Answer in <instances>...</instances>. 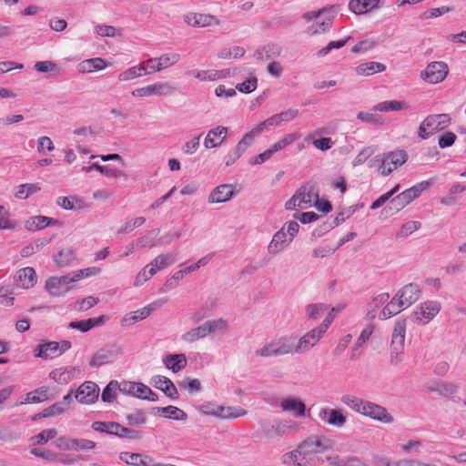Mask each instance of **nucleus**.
Returning <instances> with one entry per match:
<instances>
[{
  "mask_svg": "<svg viewBox=\"0 0 466 466\" xmlns=\"http://www.w3.org/2000/svg\"><path fill=\"white\" fill-rule=\"evenodd\" d=\"M339 9V5H330L303 13L301 19L305 24L304 33L309 36H316L329 32Z\"/></svg>",
  "mask_w": 466,
  "mask_h": 466,
  "instance_id": "f257e3e1",
  "label": "nucleus"
},
{
  "mask_svg": "<svg viewBox=\"0 0 466 466\" xmlns=\"http://www.w3.org/2000/svg\"><path fill=\"white\" fill-rule=\"evenodd\" d=\"M341 402L352 411L382 424H392L395 420L393 415L378 403L365 400L354 394H344Z\"/></svg>",
  "mask_w": 466,
  "mask_h": 466,
  "instance_id": "f03ea898",
  "label": "nucleus"
},
{
  "mask_svg": "<svg viewBox=\"0 0 466 466\" xmlns=\"http://www.w3.org/2000/svg\"><path fill=\"white\" fill-rule=\"evenodd\" d=\"M100 269L96 267H89L83 269L69 272L61 277H50L45 284L46 290L54 297H63L74 289L75 283L86 278L96 276Z\"/></svg>",
  "mask_w": 466,
  "mask_h": 466,
  "instance_id": "7ed1b4c3",
  "label": "nucleus"
},
{
  "mask_svg": "<svg viewBox=\"0 0 466 466\" xmlns=\"http://www.w3.org/2000/svg\"><path fill=\"white\" fill-rule=\"evenodd\" d=\"M409 156L403 149H394L376 155L368 164L370 168H375L377 173L382 177H388L401 167L407 161Z\"/></svg>",
  "mask_w": 466,
  "mask_h": 466,
  "instance_id": "20e7f679",
  "label": "nucleus"
},
{
  "mask_svg": "<svg viewBox=\"0 0 466 466\" xmlns=\"http://www.w3.org/2000/svg\"><path fill=\"white\" fill-rule=\"evenodd\" d=\"M296 336L284 335L265 341L257 350L256 355L261 358H270L288 354H298Z\"/></svg>",
  "mask_w": 466,
  "mask_h": 466,
  "instance_id": "39448f33",
  "label": "nucleus"
},
{
  "mask_svg": "<svg viewBox=\"0 0 466 466\" xmlns=\"http://www.w3.org/2000/svg\"><path fill=\"white\" fill-rule=\"evenodd\" d=\"M399 314L394 298H390L388 292H380L375 295L367 307V318L387 320Z\"/></svg>",
  "mask_w": 466,
  "mask_h": 466,
  "instance_id": "423d86ee",
  "label": "nucleus"
},
{
  "mask_svg": "<svg viewBox=\"0 0 466 466\" xmlns=\"http://www.w3.org/2000/svg\"><path fill=\"white\" fill-rule=\"evenodd\" d=\"M299 445L308 466H317L323 462L320 454L332 449L333 441L324 436H311Z\"/></svg>",
  "mask_w": 466,
  "mask_h": 466,
  "instance_id": "0eeeda50",
  "label": "nucleus"
},
{
  "mask_svg": "<svg viewBox=\"0 0 466 466\" xmlns=\"http://www.w3.org/2000/svg\"><path fill=\"white\" fill-rule=\"evenodd\" d=\"M406 329L407 320L404 319H397L392 329L390 347V360L392 363L397 364L403 360Z\"/></svg>",
  "mask_w": 466,
  "mask_h": 466,
  "instance_id": "6e6552de",
  "label": "nucleus"
},
{
  "mask_svg": "<svg viewBox=\"0 0 466 466\" xmlns=\"http://www.w3.org/2000/svg\"><path fill=\"white\" fill-rule=\"evenodd\" d=\"M318 190L310 185L300 187L293 196L286 201L285 209L289 211L308 209L313 207L317 200Z\"/></svg>",
  "mask_w": 466,
  "mask_h": 466,
  "instance_id": "1a4fd4ad",
  "label": "nucleus"
},
{
  "mask_svg": "<svg viewBox=\"0 0 466 466\" xmlns=\"http://www.w3.org/2000/svg\"><path fill=\"white\" fill-rule=\"evenodd\" d=\"M197 410L201 415L213 416L222 420L237 419L246 414L242 409L223 406L213 400L202 402L197 406Z\"/></svg>",
  "mask_w": 466,
  "mask_h": 466,
  "instance_id": "9d476101",
  "label": "nucleus"
},
{
  "mask_svg": "<svg viewBox=\"0 0 466 466\" xmlns=\"http://www.w3.org/2000/svg\"><path fill=\"white\" fill-rule=\"evenodd\" d=\"M175 92V87L167 81H156L139 86L131 91L135 98L146 99L150 97L168 96Z\"/></svg>",
  "mask_w": 466,
  "mask_h": 466,
  "instance_id": "9b49d317",
  "label": "nucleus"
},
{
  "mask_svg": "<svg viewBox=\"0 0 466 466\" xmlns=\"http://www.w3.org/2000/svg\"><path fill=\"white\" fill-rule=\"evenodd\" d=\"M441 304L438 300H425L412 310L410 319L417 325H427L440 313Z\"/></svg>",
  "mask_w": 466,
  "mask_h": 466,
  "instance_id": "f8f14e48",
  "label": "nucleus"
},
{
  "mask_svg": "<svg viewBox=\"0 0 466 466\" xmlns=\"http://www.w3.org/2000/svg\"><path fill=\"white\" fill-rule=\"evenodd\" d=\"M451 117L447 114L428 116L419 126L418 137L423 140L448 127Z\"/></svg>",
  "mask_w": 466,
  "mask_h": 466,
  "instance_id": "ddd939ff",
  "label": "nucleus"
},
{
  "mask_svg": "<svg viewBox=\"0 0 466 466\" xmlns=\"http://www.w3.org/2000/svg\"><path fill=\"white\" fill-rule=\"evenodd\" d=\"M450 72L449 66L444 61H432L427 64L420 71V77L429 85H437L443 82Z\"/></svg>",
  "mask_w": 466,
  "mask_h": 466,
  "instance_id": "4468645a",
  "label": "nucleus"
},
{
  "mask_svg": "<svg viewBox=\"0 0 466 466\" xmlns=\"http://www.w3.org/2000/svg\"><path fill=\"white\" fill-rule=\"evenodd\" d=\"M421 296V289L419 284L409 283L396 291L393 298L399 313L416 302Z\"/></svg>",
  "mask_w": 466,
  "mask_h": 466,
  "instance_id": "2eb2a0df",
  "label": "nucleus"
},
{
  "mask_svg": "<svg viewBox=\"0 0 466 466\" xmlns=\"http://www.w3.org/2000/svg\"><path fill=\"white\" fill-rule=\"evenodd\" d=\"M431 185V180H424L417 183L411 187L402 191L396 198H392L390 204L393 205L399 211L412 202L414 199L419 198L422 192L430 188Z\"/></svg>",
  "mask_w": 466,
  "mask_h": 466,
  "instance_id": "dca6fc26",
  "label": "nucleus"
},
{
  "mask_svg": "<svg viewBox=\"0 0 466 466\" xmlns=\"http://www.w3.org/2000/svg\"><path fill=\"white\" fill-rule=\"evenodd\" d=\"M329 328L327 323H320L318 327L310 329L299 339L296 338L297 353L301 354L308 352L321 339Z\"/></svg>",
  "mask_w": 466,
  "mask_h": 466,
  "instance_id": "f3484780",
  "label": "nucleus"
},
{
  "mask_svg": "<svg viewBox=\"0 0 466 466\" xmlns=\"http://www.w3.org/2000/svg\"><path fill=\"white\" fill-rule=\"evenodd\" d=\"M71 348V342L68 340L48 341L39 344L34 350V356L36 358H42L45 360L54 359Z\"/></svg>",
  "mask_w": 466,
  "mask_h": 466,
  "instance_id": "a211bd4d",
  "label": "nucleus"
},
{
  "mask_svg": "<svg viewBox=\"0 0 466 466\" xmlns=\"http://www.w3.org/2000/svg\"><path fill=\"white\" fill-rule=\"evenodd\" d=\"M91 428L96 432L115 435L119 438L135 439L137 437L135 431L114 421H94Z\"/></svg>",
  "mask_w": 466,
  "mask_h": 466,
  "instance_id": "6ab92c4d",
  "label": "nucleus"
},
{
  "mask_svg": "<svg viewBox=\"0 0 466 466\" xmlns=\"http://www.w3.org/2000/svg\"><path fill=\"white\" fill-rule=\"evenodd\" d=\"M183 21L187 26L194 28L213 27L220 25V20L216 15L193 11L184 14Z\"/></svg>",
  "mask_w": 466,
  "mask_h": 466,
  "instance_id": "aec40b11",
  "label": "nucleus"
},
{
  "mask_svg": "<svg viewBox=\"0 0 466 466\" xmlns=\"http://www.w3.org/2000/svg\"><path fill=\"white\" fill-rule=\"evenodd\" d=\"M100 389L94 381L86 380L79 385L73 395L76 400L84 405H92L99 398Z\"/></svg>",
  "mask_w": 466,
  "mask_h": 466,
  "instance_id": "412c9836",
  "label": "nucleus"
},
{
  "mask_svg": "<svg viewBox=\"0 0 466 466\" xmlns=\"http://www.w3.org/2000/svg\"><path fill=\"white\" fill-rule=\"evenodd\" d=\"M236 74V68H223V69H195L190 72V75L203 82H212L217 80H223L232 77Z\"/></svg>",
  "mask_w": 466,
  "mask_h": 466,
  "instance_id": "4be33fe9",
  "label": "nucleus"
},
{
  "mask_svg": "<svg viewBox=\"0 0 466 466\" xmlns=\"http://www.w3.org/2000/svg\"><path fill=\"white\" fill-rule=\"evenodd\" d=\"M162 304L158 301L152 302L141 309H138L134 311H130L123 316L120 320V325L122 327H131L135 323L144 320L148 318L153 311L158 309Z\"/></svg>",
  "mask_w": 466,
  "mask_h": 466,
  "instance_id": "5701e85b",
  "label": "nucleus"
},
{
  "mask_svg": "<svg viewBox=\"0 0 466 466\" xmlns=\"http://www.w3.org/2000/svg\"><path fill=\"white\" fill-rule=\"evenodd\" d=\"M318 416L324 423L337 428H342L347 422V416L340 409L323 408Z\"/></svg>",
  "mask_w": 466,
  "mask_h": 466,
  "instance_id": "b1692460",
  "label": "nucleus"
},
{
  "mask_svg": "<svg viewBox=\"0 0 466 466\" xmlns=\"http://www.w3.org/2000/svg\"><path fill=\"white\" fill-rule=\"evenodd\" d=\"M151 385L158 390H161L166 397L170 400H177L179 393L175 383L167 376L155 375L150 380Z\"/></svg>",
  "mask_w": 466,
  "mask_h": 466,
  "instance_id": "393cba45",
  "label": "nucleus"
},
{
  "mask_svg": "<svg viewBox=\"0 0 466 466\" xmlns=\"http://www.w3.org/2000/svg\"><path fill=\"white\" fill-rule=\"evenodd\" d=\"M80 373L81 370L77 367H60L53 370L49 373V378L59 385H66L77 379Z\"/></svg>",
  "mask_w": 466,
  "mask_h": 466,
  "instance_id": "a878e982",
  "label": "nucleus"
},
{
  "mask_svg": "<svg viewBox=\"0 0 466 466\" xmlns=\"http://www.w3.org/2000/svg\"><path fill=\"white\" fill-rule=\"evenodd\" d=\"M73 409V390L63 397V400L46 408L41 412L43 418L53 417L66 413Z\"/></svg>",
  "mask_w": 466,
  "mask_h": 466,
  "instance_id": "bb28decb",
  "label": "nucleus"
},
{
  "mask_svg": "<svg viewBox=\"0 0 466 466\" xmlns=\"http://www.w3.org/2000/svg\"><path fill=\"white\" fill-rule=\"evenodd\" d=\"M235 194V187L231 184H221L215 187L208 197L209 204H222L228 202Z\"/></svg>",
  "mask_w": 466,
  "mask_h": 466,
  "instance_id": "cd10ccee",
  "label": "nucleus"
},
{
  "mask_svg": "<svg viewBox=\"0 0 466 466\" xmlns=\"http://www.w3.org/2000/svg\"><path fill=\"white\" fill-rule=\"evenodd\" d=\"M120 353V350L116 347L101 349L92 356L89 364L93 368L101 367L113 362Z\"/></svg>",
  "mask_w": 466,
  "mask_h": 466,
  "instance_id": "c85d7f7f",
  "label": "nucleus"
},
{
  "mask_svg": "<svg viewBox=\"0 0 466 466\" xmlns=\"http://www.w3.org/2000/svg\"><path fill=\"white\" fill-rule=\"evenodd\" d=\"M161 362L167 370L178 373L186 369L187 359L185 353H167L162 356Z\"/></svg>",
  "mask_w": 466,
  "mask_h": 466,
  "instance_id": "c756f323",
  "label": "nucleus"
},
{
  "mask_svg": "<svg viewBox=\"0 0 466 466\" xmlns=\"http://www.w3.org/2000/svg\"><path fill=\"white\" fill-rule=\"evenodd\" d=\"M228 128L217 126L209 129L204 138L203 145L206 149H212L220 147L227 138Z\"/></svg>",
  "mask_w": 466,
  "mask_h": 466,
  "instance_id": "7c9ffc66",
  "label": "nucleus"
},
{
  "mask_svg": "<svg viewBox=\"0 0 466 466\" xmlns=\"http://www.w3.org/2000/svg\"><path fill=\"white\" fill-rule=\"evenodd\" d=\"M107 62L102 57L85 59L76 65V70L80 74H92L107 68Z\"/></svg>",
  "mask_w": 466,
  "mask_h": 466,
  "instance_id": "2f4dec72",
  "label": "nucleus"
},
{
  "mask_svg": "<svg viewBox=\"0 0 466 466\" xmlns=\"http://www.w3.org/2000/svg\"><path fill=\"white\" fill-rule=\"evenodd\" d=\"M380 5V0H350L348 5L350 11L358 15L378 9Z\"/></svg>",
  "mask_w": 466,
  "mask_h": 466,
  "instance_id": "473e14b6",
  "label": "nucleus"
},
{
  "mask_svg": "<svg viewBox=\"0 0 466 466\" xmlns=\"http://www.w3.org/2000/svg\"><path fill=\"white\" fill-rule=\"evenodd\" d=\"M386 66L383 63L376 61H366L355 66L354 72L358 76L368 77L372 75L382 73L386 70Z\"/></svg>",
  "mask_w": 466,
  "mask_h": 466,
  "instance_id": "72a5a7b5",
  "label": "nucleus"
},
{
  "mask_svg": "<svg viewBox=\"0 0 466 466\" xmlns=\"http://www.w3.org/2000/svg\"><path fill=\"white\" fill-rule=\"evenodd\" d=\"M58 220L46 216H32L25 221V228L28 231H37L46 228L48 226L58 225Z\"/></svg>",
  "mask_w": 466,
  "mask_h": 466,
  "instance_id": "f704fd0d",
  "label": "nucleus"
},
{
  "mask_svg": "<svg viewBox=\"0 0 466 466\" xmlns=\"http://www.w3.org/2000/svg\"><path fill=\"white\" fill-rule=\"evenodd\" d=\"M206 336H217L226 333L229 328L228 321L225 319H212L202 323Z\"/></svg>",
  "mask_w": 466,
  "mask_h": 466,
  "instance_id": "c9c22d12",
  "label": "nucleus"
},
{
  "mask_svg": "<svg viewBox=\"0 0 466 466\" xmlns=\"http://www.w3.org/2000/svg\"><path fill=\"white\" fill-rule=\"evenodd\" d=\"M155 410L156 414L166 420L186 421L188 418L185 410L174 405L157 407Z\"/></svg>",
  "mask_w": 466,
  "mask_h": 466,
  "instance_id": "e433bc0d",
  "label": "nucleus"
},
{
  "mask_svg": "<svg viewBox=\"0 0 466 466\" xmlns=\"http://www.w3.org/2000/svg\"><path fill=\"white\" fill-rule=\"evenodd\" d=\"M324 133V128H318L309 133L307 136L306 140L311 142L313 146L319 150H329L334 146L335 142L330 137H322Z\"/></svg>",
  "mask_w": 466,
  "mask_h": 466,
  "instance_id": "4c0bfd02",
  "label": "nucleus"
},
{
  "mask_svg": "<svg viewBox=\"0 0 466 466\" xmlns=\"http://www.w3.org/2000/svg\"><path fill=\"white\" fill-rule=\"evenodd\" d=\"M291 239H289L286 233L280 228L272 237L271 241L268 246V251L269 254H279L283 251L290 243Z\"/></svg>",
  "mask_w": 466,
  "mask_h": 466,
  "instance_id": "58836bf2",
  "label": "nucleus"
},
{
  "mask_svg": "<svg viewBox=\"0 0 466 466\" xmlns=\"http://www.w3.org/2000/svg\"><path fill=\"white\" fill-rule=\"evenodd\" d=\"M37 280L36 273L31 267H25L16 272V284L22 289L33 288Z\"/></svg>",
  "mask_w": 466,
  "mask_h": 466,
  "instance_id": "ea45409f",
  "label": "nucleus"
},
{
  "mask_svg": "<svg viewBox=\"0 0 466 466\" xmlns=\"http://www.w3.org/2000/svg\"><path fill=\"white\" fill-rule=\"evenodd\" d=\"M147 75H148L147 67L145 66V64L139 63L120 72L117 75V80L125 83Z\"/></svg>",
  "mask_w": 466,
  "mask_h": 466,
  "instance_id": "a19ab883",
  "label": "nucleus"
},
{
  "mask_svg": "<svg viewBox=\"0 0 466 466\" xmlns=\"http://www.w3.org/2000/svg\"><path fill=\"white\" fill-rule=\"evenodd\" d=\"M280 461L286 466H308L299 444L295 450L284 453Z\"/></svg>",
  "mask_w": 466,
  "mask_h": 466,
  "instance_id": "79ce46f5",
  "label": "nucleus"
},
{
  "mask_svg": "<svg viewBox=\"0 0 466 466\" xmlns=\"http://www.w3.org/2000/svg\"><path fill=\"white\" fill-rule=\"evenodd\" d=\"M280 407L283 410L292 413L295 417H303L305 415L306 406L298 398H288L281 400Z\"/></svg>",
  "mask_w": 466,
  "mask_h": 466,
  "instance_id": "37998d69",
  "label": "nucleus"
},
{
  "mask_svg": "<svg viewBox=\"0 0 466 466\" xmlns=\"http://www.w3.org/2000/svg\"><path fill=\"white\" fill-rule=\"evenodd\" d=\"M176 261L175 257L172 254H160L156 257L147 266L153 273V275L157 274L158 271L171 266Z\"/></svg>",
  "mask_w": 466,
  "mask_h": 466,
  "instance_id": "c03bdc74",
  "label": "nucleus"
},
{
  "mask_svg": "<svg viewBox=\"0 0 466 466\" xmlns=\"http://www.w3.org/2000/svg\"><path fill=\"white\" fill-rule=\"evenodd\" d=\"M410 108L409 104L403 100H386L374 106L373 110L380 112L403 111Z\"/></svg>",
  "mask_w": 466,
  "mask_h": 466,
  "instance_id": "a18cd8bd",
  "label": "nucleus"
},
{
  "mask_svg": "<svg viewBox=\"0 0 466 466\" xmlns=\"http://www.w3.org/2000/svg\"><path fill=\"white\" fill-rule=\"evenodd\" d=\"M56 203L65 210H79L84 207L83 200L76 196L58 197Z\"/></svg>",
  "mask_w": 466,
  "mask_h": 466,
  "instance_id": "49530a36",
  "label": "nucleus"
},
{
  "mask_svg": "<svg viewBox=\"0 0 466 466\" xmlns=\"http://www.w3.org/2000/svg\"><path fill=\"white\" fill-rule=\"evenodd\" d=\"M133 398L151 402L158 401V395L156 392H154L150 387L138 381H137L136 383L135 393Z\"/></svg>",
  "mask_w": 466,
  "mask_h": 466,
  "instance_id": "de8ad7c7",
  "label": "nucleus"
},
{
  "mask_svg": "<svg viewBox=\"0 0 466 466\" xmlns=\"http://www.w3.org/2000/svg\"><path fill=\"white\" fill-rule=\"evenodd\" d=\"M48 399V389L46 387H40L35 390L27 392L20 404H34L40 403Z\"/></svg>",
  "mask_w": 466,
  "mask_h": 466,
  "instance_id": "09e8293b",
  "label": "nucleus"
},
{
  "mask_svg": "<svg viewBox=\"0 0 466 466\" xmlns=\"http://www.w3.org/2000/svg\"><path fill=\"white\" fill-rule=\"evenodd\" d=\"M245 54L246 50L244 47L239 46H232L221 48L217 53V56L222 60L239 59L242 58Z\"/></svg>",
  "mask_w": 466,
  "mask_h": 466,
  "instance_id": "8fccbe9b",
  "label": "nucleus"
},
{
  "mask_svg": "<svg viewBox=\"0 0 466 466\" xmlns=\"http://www.w3.org/2000/svg\"><path fill=\"white\" fill-rule=\"evenodd\" d=\"M94 32L100 37L116 38L122 36V30L120 28L104 24H96L94 25Z\"/></svg>",
  "mask_w": 466,
  "mask_h": 466,
  "instance_id": "3c124183",
  "label": "nucleus"
},
{
  "mask_svg": "<svg viewBox=\"0 0 466 466\" xmlns=\"http://www.w3.org/2000/svg\"><path fill=\"white\" fill-rule=\"evenodd\" d=\"M256 137L248 131L238 142L234 152V159L239 158L255 142Z\"/></svg>",
  "mask_w": 466,
  "mask_h": 466,
  "instance_id": "603ef678",
  "label": "nucleus"
},
{
  "mask_svg": "<svg viewBox=\"0 0 466 466\" xmlns=\"http://www.w3.org/2000/svg\"><path fill=\"white\" fill-rule=\"evenodd\" d=\"M207 338L202 324L192 328L180 336V339L185 344H192L199 339Z\"/></svg>",
  "mask_w": 466,
  "mask_h": 466,
  "instance_id": "864d4df0",
  "label": "nucleus"
},
{
  "mask_svg": "<svg viewBox=\"0 0 466 466\" xmlns=\"http://www.w3.org/2000/svg\"><path fill=\"white\" fill-rule=\"evenodd\" d=\"M40 189L41 187L38 183L21 184L15 187V197L18 199H26L40 191Z\"/></svg>",
  "mask_w": 466,
  "mask_h": 466,
  "instance_id": "5fc2aeb1",
  "label": "nucleus"
},
{
  "mask_svg": "<svg viewBox=\"0 0 466 466\" xmlns=\"http://www.w3.org/2000/svg\"><path fill=\"white\" fill-rule=\"evenodd\" d=\"M376 324L373 322L367 323L361 329L355 342L356 349H362L371 339L376 330Z\"/></svg>",
  "mask_w": 466,
  "mask_h": 466,
  "instance_id": "6e6d98bb",
  "label": "nucleus"
},
{
  "mask_svg": "<svg viewBox=\"0 0 466 466\" xmlns=\"http://www.w3.org/2000/svg\"><path fill=\"white\" fill-rule=\"evenodd\" d=\"M56 436V431L55 429H46L33 436L29 440L31 447H36L37 445L46 444L50 440Z\"/></svg>",
  "mask_w": 466,
  "mask_h": 466,
  "instance_id": "4d7b16f0",
  "label": "nucleus"
},
{
  "mask_svg": "<svg viewBox=\"0 0 466 466\" xmlns=\"http://www.w3.org/2000/svg\"><path fill=\"white\" fill-rule=\"evenodd\" d=\"M154 245H155V243L150 241L147 237L140 238L137 239L136 241H133V242L127 244L125 247V250H124L122 257L130 256L139 248L152 247Z\"/></svg>",
  "mask_w": 466,
  "mask_h": 466,
  "instance_id": "13d9d810",
  "label": "nucleus"
},
{
  "mask_svg": "<svg viewBox=\"0 0 466 466\" xmlns=\"http://www.w3.org/2000/svg\"><path fill=\"white\" fill-rule=\"evenodd\" d=\"M118 381L111 380L103 390L101 399L104 402L111 403L116 400V393L119 391L117 388Z\"/></svg>",
  "mask_w": 466,
  "mask_h": 466,
  "instance_id": "bf43d9fd",
  "label": "nucleus"
},
{
  "mask_svg": "<svg viewBox=\"0 0 466 466\" xmlns=\"http://www.w3.org/2000/svg\"><path fill=\"white\" fill-rule=\"evenodd\" d=\"M430 390L432 391H437L438 393L444 396H451L456 392L457 387L451 382L437 381L430 388Z\"/></svg>",
  "mask_w": 466,
  "mask_h": 466,
  "instance_id": "052dcab7",
  "label": "nucleus"
},
{
  "mask_svg": "<svg viewBox=\"0 0 466 466\" xmlns=\"http://www.w3.org/2000/svg\"><path fill=\"white\" fill-rule=\"evenodd\" d=\"M401 452L406 454H418L421 451L422 442L419 440H409L399 445Z\"/></svg>",
  "mask_w": 466,
  "mask_h": 466,
  "instance_id": "680f3d73",
  "label": "nucleus"
},
{
  "mask_svg": "<svg viewBox=\"0 0 466 466\" xmlns=\"http://www.w3.org/2000/svg\"><path fill=\"white\" fill-rule=\"evenodd\" d=\"M180 55L173 51L164 53L158 56L163 70L177 64L180 61Z\"/></svg>",
  "mask_w": 466,
  "mask_h": 466,
  "instance_id": "e2e57ef3",
  "label": "nucleus"
},
{
  "mask_svg": "<svg viewBox=\"0 0 466 466\" xmlns=\"http://www.w3.org/2000/svg\"><path fill=\"white\" fill-rule=\"evenodd\" d=\"M179 387L190 394L198 393L202 389L201 381L196 378H187L179 383Z\"/></svg>",
  "mask_w": 466,
  "mask_h": 466,
  "instance_id": "0e129e2a",
  "label": "nucleus"
},
{
  "mask_svg": "<svg viewBox=\"0 0 466 466\" xmlns=\"http://www.w3.org/2000/svg\"><path fill=\"white\" fill-rule=\"evenodd\" d=\"M329 305L325 303L310 304L306 309V314L309 319H317L326 313Z\"/></svg>",
  "mask_w": 466,
  "mask_h": 466,
  "instance_id": "69168bd1",
  "label": "nucleus"
},
{
  "mask_svg": "<svg viewBox=\"0 0 466 466\" xmlns=\"http://www.w3.org/2000/svg\"><path fill=\"white\" fill-rule=\"evenodd\" d=\"M377 44L373 39H364L359 41L351 48V52L355 54H366L372 51Z\"/></svg>",
  "mask_w": 466,
  "mask_h": 466,
  "instance_id": "338daca9",
  "label": "nucleus"
},
{
  "mask_svg": "<svg viewBox=\"0 0 466 466\" xmlns=\"http://www.w3.org/2000/svg\"><path fill=\"white\" fill-rule=\"evenodd\" d=\"M257 86L258 78L255 76H251L242 83L238 84L236 86V90L243 94H249L255 91L257 89Z\"/></svg>",
  "mask_w": 466,
  "mask_h": 466,
  "instance_id": "774afa93",
  "label": "nucleus"
}]
</instances>
